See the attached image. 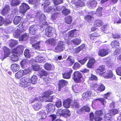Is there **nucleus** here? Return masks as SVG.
I'll list each match as a JSON object with an SVG mask.
<instances>
[{"instance_id":"nucleus-1","label":"nucleus","mask_w":121,"mask_h":121,"mask_svg":"<svg viewBox=\"0 0 121 121\" xmlns=\"http://www.w3.org/2000/svg\"><path fill=\"white\" fill-rule=\"evenodd\" d=\"M37 14L39 17L40 23H42V25H40L41 28H44L47 27V22L45 21L46 18L44 15L42 14L41 12H38Z\"/></svg>"},{"instance_id":"nucleus-2","label":"nucleus","mask_w":121,"mask_h":121,"mask_svg":"<svg viewBox=\"0 0 121 121\" xmlns=\"http://www.w3.org/2000/svg\"><path fill=\"white\" fill-rule=\"evenodd\" d=\"M30 80L28 78L24 77L21 80V82L19 85L22 87H26L29 86L30 84Z\"/></svg>"},{"instance_id":"nucleus-3","label":"nucleus","mask_w":121,"mask_h":121,"mask_svg":"<svg viewBox=\"0 0 121 121\" xmlns=\"http://www.w3.org/2000/svg\"><path fill=\"white\" fill-rule=\"evenodd\" d=\"M65 46L62 41L58 42L57 46L55 48L54 51L55 52H59L63 51L65 49Z\"/></svg>"},{"instance_id":"nucleus-4","label":"nucleus","mask_w":121,"mask_h":121,"mask_svg":"<svg viewBox=\"0 0 121 121\" xmlns=\"http://www.w3.org/2000/svg\"><path fill=\"white\" fill-rule=\"evenodd\" d=\"M82 76L81 73L78 71H75L73 73L72 76V78L76 82L80 81Z\"/></svg>"},{"instance_id":"nucleus-5","label":"nucleus","mask_w":121,"mask_h":121,"mask_svg":"<svg viewBox=\"0 0 121 121\" xmlns=\"http://www.w3.org/2000/svg\"><path fill=\"white\" fill-rule=\"evenodd\" d=\"M10 10L9 6L8 5H6L1 12V14L5 17H10V15H12L11 13L9 14Z\"/></svg>"},{"instance_id":"nucleus-6","label":"nucleus","mask_w":121,"mask_h":121,"mask_svg":"<svg viewBox=\"0 0 121 121\" xmlns=\"http://www.w3.org/2000/svg\"><path fill=\"white\" fill-rule=\"evenodd\" d=\"M110 52L108 48H104L99 50L98 55L104 57L108 55Z\"/></svg>"},{"instance_id":"nucleus-7","label":"nucleus","mask_w":121,"mask_h":121,"mask_svg":"<svg viewBox=\"0 0 121 121\" xmlns=\"http://www.w3.org/2000/svg\"><path fill=\"white\" fill-rule=\"evenodd\" d=\"M29 8V6L27 4L25 3H22L20 7L19 12L22 14H24Z\"/></svg>"},{"instance_id":"nucleus-8","label":"nucleus","mask_w":121,"mask_h":121,"mask_svg":"<svg viewBox=\"0 0 121 121\" xmlns=\"http://www.w3.org/2000/svg\"><path fill=\"white\" fill-rule=\"evenodd\" d=\"M57 113L58 116L62 115L65 117L69 116L70 115L69 111L66 109L60 110Z\"/></svg>"},{"instance_id":"nucleus-9","label":"nucleus","mask_w":121,"mask_h":121,"mask_svg":"<svg viewBox=\"0 0 121 121\" xmlns=\"http://www.w3.org/2000/svg\"><path fill=\"white\" fill-rule=\"evenodd\" d=\"M96 72L97 73L101 75H102L105 72L104 66L103 65L100 66L96 70Z\"/></svg>"},{"instance_id":"nucleus-10","label":"nucleus","mask_w":121,"mask_h":121,"mask_svg":"<svg viewBox=\"0 0 121 121\" xmlns=\"http://www.w3.org/2000/svg\"><path fill=\"white\" fill-rule=\"evenodd\" d=\"M61 7L60 6H57L55 9L54 8L52 7H48L47 10V11L48 12H50L51 11H54L55 12V13L57 14L59 13V12L61 11Z\"/></svg>"},{"instance_id":"nucleus-11","label":"nucleus","mask_w":121,"mask_h":121,"mask_svg":"<svg viewBox=\"0 0 121 121\" xmlns=\"http://www.w3.org/2000/svg\"><path fill=\"white\" fill-rule=\"evenodd\" d=\"M24 46L22 45L18 46L16 48L13 49V52H16L18 54H22L23 53V50Z\"/></svg>"},{"instance_id":"nucleus-12","label":"nucleus","mask_w":121,"mask_h":121,"mask_svg":"<svg viewBox=\"0 0 121 121\" xmlns=\"http://www.w3.org/2000/svg\"><path fill=\"white\" fill-rule=\"evenodd\" d=\"M74 62V58L72 56H69L67 58L66 61V65L68 66L72 65Z\"/></svg>"},{"instance_id":"nucleus-13","label":"nucleus","mask_w":121,"mask_h":121,"mask_svg":"<svg viewBox=\"0 0 121 121\" xmlns=\"http://www.w3.org/2000/svg\"><path fill=\"white\" fill-rule=\"evenodd\" d=\"M72 101V100L70 98L65 100L63 102V106L66 108H69L70 106V104Z\"/></svg>"},{"instance_id":"nucleus-14","label":"nucleus","mask_w":121,"mask_h":121,"mask_svg":"<svg viewBox=\"0 0 121 121\" xmlns=\"http://www.w3.org/2000/svg\"><path fill=\"white\" fill-rule=\"evenodd\" d=\"M3 51L4 52V56L3 58L4 59L9 56L10 55V52L9 49L5 47H4Z\"/></svg>"},{"instance_id":"nucleus-15","label":"nucleus","mask_w":121,"mask_h":121,"mask_svg":"<svg viewBox=\"0 0 121 121\" xmlns=\"http://www.w3.org/2000/svg\"><path fill=\"white\" fill-rule=\"evenodd\" d=\"M18 54L16 52H13L12 51V55L10 56L11 60L14 62H15L18 60Z\"/></svg>"},{"instance_id":"nucleus-16","label":"nucleus","mask_w":121,"mask_h":121,"mask_svg":"<svg viewBox=\"0 0 121 121\" xmlns=\"http://www.w3.org/2000/svg\"><path fill=\"white\" fill-rule=\"evenodd\" d=\"M52 29L51 27H48L45 30V34L47 36L50 37L52 35Z\"/></svg>"},{"instance_id":"nucleus-17","label":"nucleus","mask_w":121,"mask_h":121,"mask_svg":"<svg viewBox=\"0 0 121 121\" xmlns=\"http://www.w3.org/2000/svg\"><path fill=\"white\" fill-rule=\"evenodd\" d=\"M104 77L107 78H112V79H113L115 78V75H113L112 72L111 70L107 71L106 74Z\"/></svg>"},{"instance_id":"nucleus-18","label":"nucleus","mask_w":121,"mask_h":121,"mask_svg":"<svg viewBox=\"0 0 121 121\" xmlns=\"http://www.w3.org/2000/svg\"><path fill=\"white\" fill-rule=\"evenodd\" d=\"M91 94V91H88L84 93L82 95V98L83 99L87 100L89 99Z\"/></svg>"},{"instance_id":"nucleus-19","label":"nucleus","mask_w":121,"mask_h":121,"mask_svg":"<svg viewBox=\"0 0 121 121\" xmlns=\"http://www.w3.org/2000/svg\"><path fill=\"white\" fill-rule=\"evenodd\" d=\"M11 68L12 71L14 72L18 71L20 67L18 64H14L11 65Z\"/></svg>"},{"instance_id":"nucleus-20","label":"nucleus","mask_w":121,"mask_h":121,"mask_svg":"<svg viewBox=\"0 0 121 121\" xmlns=\"http://www.w3.org/2000/svg\"><path fill=\"white\" fill-rule=\"evenodd\" d=\"M67 83V81L64 80H60L59 84V91H60V88L63 87Z\"/></svg>"},{"instance_id":"nucleus-21","label":"nucleus","mask_w":121,"mask_h":121,"mask_svg":"<svg viewBox=\"0 0 121 121\" xmlns=\"http://www.w3.org/2000/svg\"><path fill=\"white\" fill-rule=\"evenodd\" d=\"M90 110V108L87 106H85L81 108L79 111V112H78V113L81 114L82 113L86 112H89Z\"/></svg>"},{"instance_id":"nucleus-22","label":"nucleus","mask_w":121,"mask_h":121,"mask_svg":"<svg viewBox=\"0 0 121 121\" xmlns=\"http://www.w3.org/2000/svg\"><path fill=\"white\" fill-rule=\"evenodd\" d=\"M48 111L49 112H53L55 109V107L54 105L52 104H49L47 106Z\"/></svg>"},{"instance_id":"nucleus-23","label":"nucleus","mask_w":121,"mask_h":121,"mask_svg":"<svg viewBox=\"0 0 121 121\" xmlns=\"http://www.w3.org/2000/svg\"><path fill=\"white\" fill-rule=\"evenodd\" d=\"M73 70L71 69H70L69 71L67 73L63 74V78H64L69 79L70 78L72 72Z\"/></svg>"},{"instance_id":"nucleus-24","label":"nucleus","mask_w":121,"mask_h":121,"mask_svg":"<svg viewBox=\"0 0 121 121\" xmlns=\"http://www.w3.org/2000/svg\"><path fill=\"white\" fill-rule=\"evenodd\" d=\"M95 62V60L94 58H91L87 64V67L89 68L92 67Z\"/></svg>"},{"instance_id":"nucleus-25","label":"nucleus","mask_w":121,"mask_h":121,"mask_svg":"<svg viewBox=\"0 0 121 121\" xmlns=\"http://www.w3.org/2000/svg\"><path fill=\"white\" fill-rule=\"evenodd\" d=\"M53 98V96H51L49 97V99H49V98L48 97H46L43 95V96L41 97L40 98V100L41 101H44L45 102H52V99Z\"/></svg>"},{"instance_id":"nucleus-26","label":"nucleus","mask_w":121,"mask_h":121,"mask_svg":"<svg viewBox=\"0 0 121 121\" xmlns=\"http://www.w3.org/2000/svg\"><path fill=\"white\" fill-rule=\"evenodd\" d=\"M36 27V26L33 25L29 27V31L31 34L34 35L35 34Z\"/></svg>"},{"instance_id":"nucleus-27","label":"nucleus","mask_w":121,"mask_h":121,"mask_svg":"<svg viewBox=\"0 0 121 121\" xmlns=\"http://www.w3.org/2000/svg\"><path fill=\"white\" fill-rule=\"evenodd\" d=\"M28 34H25L22 35L19 37V40L20 41H23L26 40L28 37Z\"/></svg>"},{"instance_id":"nucleus-28","label":"nucleus","mask_w":121,"mask_h":121,"mask_svg":"<svg viewBox=\"0 0 121 121\" xmlns=\"http://www.w3.org/2000/svg\"><path fill=\"white\" fill-rule=\"evenodd\" d=\"M23 70H21L17 72L15 74V78H19L23 77L24 75Z\"/></svg>"},{"instance_id":"nucleus-29","label":"nucleus","mask_w":121,"mask_h":121,"mask_svg":"<svg viewBox=\"0 0 121 121\" xmlns=\"http://www.w3.org/2000/svg\"><path fill=\"white\" fill-rule=\"evenodd\" d=\"M112 115L110 113L106 114L104 116V119L105 121H111L112 119Z\"/></svg>"},{"instance_id":"nucleus-30","label":"nucleus","mask_w":121,"mask_h":121,"mask_svg":"<svg viewBox=\"0 0 121 121\" xmlns=\"http://www.w3.org/2000/svg\"><path fill=\"white\" fill-rule=\"evenodd\" d=\"M46 43L52 45H54L56 43V41L53 39H49L46 41Z\"/></svg>"},{"instance_id":"nucleus-31","label":"nucleus","mask_w":121,"mask_h":121,"mask_svg":"<svg viewBox=\"0 0 121 121\" xmlns=\"http://www.w3.org/2000/svg\"><path fill=\"white\" fill-rule=\"evenodd\" d=\"M37 115L38 116H40L41 119H44L46 117L45 112L43 110H41L39 112H38Z\"/></svg>"},{"instance_id":"nucleus-32","label":"nucleus","mask_w":121,"mask_h":121,"mask_svg":"<svg viewBox=\"0 0 121 121\" xmlns=\"http://www.w3.org/2000/svg\"><path fill=\"white\" fill-rule=\"evenodd\" d=\"M22 18L20 16H16L13 20V22L15 25H17L19 23Z\"/></svg>"},{"instance_id":"nucleus-33","label":"nucleus","mask_w":121,"mask_h":121,"mask_svg":"<svg viewBox=\"0 0 121 121\" xmlns=\"http://www.w3.org/2000/svg\"><path fill=\"white\" fill-rule=\"evenodd\" d=\"M30 50L28 49H26L24 51V55L26 57L29 58L30 57L31 55Z\"/></svg>"},{"instance_id":"nucleus-34","label":"nucleus","mask_w":121,"mask_h":121,"mask_svg":"<svg viewBox=\"0 0 121 121\" xmlns=\"http://www.w3.org/2000/svg\"><path fill=\"white\" fill-rule=\"evenodd\" d=\"M28 60L27 59H24L23 60L21 63V66L22 68H25L26 67V65L29 62Z\"/></svg>"},{"instance_id":"nucleus-35","label":"nucleus","mask_w":121,"mask_h":121,"mask_svg":"<svg viewBox=\"0 0 121 121\" xmlns=\"http://www.w3.org/2000/svg\"><path fill=\"white\" fill-rule=\"evenodd\" d=\"M44 60V58L39 56L36 57L35 61L36 62L40 63L43 62Z\"/></svg>"},{"instance_id":"nucleus-36","label":"nucleus","mask_w":121,"mask_h":121,"mask_svg":"<svg viewBox=\"0 0 121 121\" xmlns=\"http://www.w3.org/2000/svg\"><path fill=\"white\" fill-rule=\"evenodd\" d=\"M53 93V91L51 90L46 91L44 92L43 95L45 97L48 98H49V97L51 96H49L52 94Z\"/></svg>"},{"instance_id":"nucleus-37","label":"nucleus","mask_w":121,"mask_h":121,"mask_svg":"<svg viewBox=\"0 0 121 121\" xmlns=\"http://www.w3.org/2000/svg\"><path fill=\"white\" fill-rule=\"evenodd\" d=\"M102 24V21L100 20H97L95 21L94 22V25L95 26L100 27Z\"/></svg>"},{"instance_id":"nucleus-38","label":"nucleus","mask_w":121,"mask_h":121,"mask_svg":"<svg viewBox=\"0 0 121 121\" xmlns=\"http://www.w3.org/2000/svg\"><path fill=\"white\" fill-rule=\"evenodd\" d=\"M75 4L77 7L78 6H80V7H82L84 5V3H83L82 1L80 0H78L75 2Z\"/></svg>"},{"instance_id":"nucleus-39","label":"nucleus","mask_w":121,"mask_h":121,"mask_svg":"<svg viewBox=\"0 0 121 121\" xmlns=\"http://www.w3.org/2000/svg\"><path fill=\"white\" fill-rule=\"evenodd\" d=\"M20 3L19 0H12L11 2V5L13 6H16L18 5Z\"/></svg>"},{"instance_id":"nucleus-40","label":"nucleus","mask_w":121,"mask_h":121,"mask_svg":"<svg viewBox=\"0 0 121 121\" xmlns=\"http://www.w3.org/2000/svg\"><path fill=\"white\" fill-rule=\"evenodd\" d=\"M37 77L35 75H33L31 78L30 81L31 83L33 84H36L37 82Z\"/></svg>"},{"instance_id":"nucleus-41","label":"nucleus","mask_w":121,"mask_h":121,"mask_svg":"<svg viewBox=\"0 0 121 121\" xmlns=\"http://www.w3.org/2000/svg\"><path fill=\"white\" fill-rule=\"evenodd\" d=\"M72 42L75 45H79L81 43V40L78 38H76L72 39Z\"/></svg>"},{"instance_id":"nucleus-42","label":"nucleus","mask_w":121,"mask_h":121,"mask_svg":"<svg viewBox=\"0 0 121 121\" xmlns=\"http://www.w3.org/2000/svg\"><path fill=\"white\" fill-rule=\"evenodd\" d=\"M40 43V42H36L34 44L32 45V47H34L35 49L38 50L40 48L39 46Z\"/></svg>"},{"instance_id":"nucleus-43","label":"nucleus","mask_w":121,"mask_h":121,"mask_svg":"<svg viewBox=\"0 0 121 121\" xmlns=\"http://www.w3.org/2000/svg\"><path fill=\"white\" fill-rule=\"evenodd\" d=\"M119 43L118 41L116 40L112 41L111 43V45L112 48H116L117 46H119Z\"/></svg>"},{"instance_id":"nucleus-44","label":"nucleus","mask_w":121,"mask_h":121,"mask_svg":"<svg viewBox=\"0 0 121 121\" xmlns=\"http://www.w3.org/2000/svg\"><path fill=\"white\" fill-rule=\"evenodd\" d=\"M75 31H76L75 30H73L69 32L68 33V38L69 39H70L71 38L73 37L74 35Z\"/></svg>"},{"instance_id":"nucleus-45","label":"nucleus","mask_w":121,"mask_h":121,"mask_svg":"<svg viewBox=\"0 0 121 121\" xmlns=\"http://www.w3.org/2000/svg\"><path fill=\"white\" fill-rule=\"evenodd\" d=\"M85 46L84 44H83L80 47H77L75 49V52L76 53L79 52L81 50H82L84 48Z\"/></svg>"},{"instance_id":"nucleus-46","label":"nucleus","mask_w":121,"mask_h":121,"mask_svg":"<svg viewBox=\"0 0 121 121\" xmlns=\"http://www.w3.org/2000/svg\"><path fill=\"white\" fill-rule=\"evenodd\" d=\"M11 16L7 17L8 18L6 19L4 21V22L6 23L9 24L11 23L12 21V18L13 17V15H11Z\"/></svg>"},{"instance_id":"nucleus-47","label":"nucleus","mask_w":121,"mask_h":121,"mask_svg":"<svg viewBox=\"0 0 121 121\" xmlns=\"http://www.w3.org/2000/svg\"><path fill=\"white\" fill-rule=\"evenodd\" d=\"M42 107V104L40 103L36 104L34 106V108L35 110H38L41 108Z\"/></svg>"},{"instance_id":"nucleus-48","label":"nucleus","mask_w":121,"mask_h":121,"mask_svg":"<svg viewBox=\"0 0 121 121\" xmlns=\"http://www.w3.org/2000/svg\"><path fill=\"white\" fill-rule=\"evenodd\" d=\"M97 4V2L96 1L92 0L90 2V6L92 8L95 7H96Z\"/></svg>"},{"instance_id":"nucleus-49","label":"nucleus","mask_w":121,"mask_h":121,"mask_svg":"<svg viewBox=\"0 0 121 121\" xmlns=\"http://www.w3.org/2000/svg\"><path fill=\"white\" fill-rule=\"evenodd\" d=\"M85 20L88 22H90L93 19V18L92 16L88 15L85 17Z\"/></svg>"},{"instance_id":"nucleus-50","label":"nucleus","mask_w":121,"mask_h":121,"mask_svg":"<svg viewBox=\"0 0 121 121\" xmlns=\"http://www.w3.org/2000/svg\"><path fill=\"white\" fill-rule=\"evenodd\" d=\"M39 74L40 76H46L48 74V73L44 70H43L39 71Z\"/></svg>"},{"instance_id":"nucleus-51","label":"nucleus","mask_w":121,"mask_h":121,"mask_svg":"<svg viewBox=\"0 0 121 121\" xmlns=\"http://www.w3.org/2000/svg\"><path fill=\"white\" fill-rule=\"evenodd\" d=\"M32 66L34 70L35 71L38 70L41 68L40 66L37 64L32 65Z\"/></svg>"},{"instance_id":"nucleus-52","label":"nucleus","mask_w":121,"mask_h":121,"mask_svg":"<svg viewBox=\"0 0 121 121\" xmlns=\"http://www.w3.org/2000/svg\"><path fill=\"white\" fill-rule=\"evenodd\" d=\"M65 22L67 24H70L72 21V19L71 17L69 16L65 18Z\"/></svg>"},{"instance_id":"nucleus-53","label":"nucleus","mask_w":121,"mask_h":121,"mask_svg":"<svg viewBox=\"0 0 121 121\" xmlns=\"http://www.w3.org/2000/svg\"><path fill=\"white\" fill-rule=\"evenodd\" d=\"M45 69L48 70H50L52 69V65L50 64L47 63L44 66Z\"/></svg>"},{"instance_id":"nucleus-54","label":"nucleus","mask_w":121,"mask_h":121,"mask_svg":"<svg viewBox=\"0 0 121 121\" xmlns=\"http://www.w3.org/2000/svg\"><path fill=\"white\" fill-rule=\"evenodd\" d=\"M102 9V8L101 7H99L97 10L96 14L99 16H100L102 15L101 12Z\"/></svg>"},{"instance_id":"nucleus-55","label":"nucleus","mask_w":121,"mask_h":121,"mask_svg":"<svg viewBox=\"0 0 121 121\" xmlns=\"http://www.w3.org/2000/svg\"><path fill=\"white\" fill-rule=\"evenodd\" d=\"M29 4H34L36 6H37L38 4L37 0H29Z\"/></svg>"},{"instance_id":"nucleus-56","label":"nucleus","mask_w":121,"mask_h":121,"mask_svg":"<svg viewBox=\"0 0 121 121\" xmlns=\"http://www.w3.org/2000/svg\"><path fill=\"white\" fill-rule=\"evenodd\" d=\"M63 14L65 15L69 14L70 13L69 10L66 8H65L62 11Z\"/></svg>"},{"instance_id":"nucleus-57","label":"nucleus","mask_w":121,"mask_h":121,"mask_svg":"<svg viewBox=\"0 0 121 121\" xmlns=\"http://www.w3.org/2000/svg\"><path fill=\"white\" fill-rule=\"evenodd\" d=\"M79 105L78 103L76 100H74L73 103L72 104V107L73 108H79Z\"/></svg>"},{"instance_id":"nucleus-58","label":"nucleus","mask_w":121,"mask_h":121,"mask_svg":"<svg viewBox=\"0 0 121 121\" xmlns=\"http://www.w3.org/2000/svg\"><path fill=\"white\" fill-rule=\"evenodd\" d=\"M103 112L101 110L96 111L95 112V116L98 117L101 116L103 114Z\"/></svg>"},{"instance_id":"nucleus-59","label":"nucleus","mask_w":121,"mask_h":121,"mask_svg":"<svg viewBox=\"0 0 121 121\" xmlns=\"http://www.w3.org/2000/svg\"><path fill=\"white\" fill-rule=\"evenodd\" d=\"M21 32L19 29H17L15 32L13 33V35H14L15 37L18 38Z\"/></svg>"},{"instance_id":"nucleus-60","label":"nucleus","mask_w":121,"mask_h":121,"mask_svg":"<svg viewBox=\"0 0 121 121\" xmlns=\"http://www.w3.org/2000/svg\"><path fill=\"white\" fill-rule=\"evenodd\" d=\"M17 42L15 40H12L10 42L9 45V46L12 47L14 46L17 43Z\"/></svg>"},{"instance_id":"nucleus-61","label":"nucleus","mask_w":121,"mask_h":121,"mask_svg":"<svg viewBox=\"0 0 121 121\" xmlns=\"http://www.w3.org/2000/svg\"><path fill=\"white\" fill-rule=\"evenodd\" d=\"M105 87L103 84H101L98 87V90L100 91H103L105 90Z\"/></svg>"},{"instance_id":"nucleus-62","label":"nucleus","mask_w":121,"mask_h":121,"mask_svg":"<svg viewBox=\"0 0 121 121\" xmlns=\"http://www.w3.org/2000/svg\"><path fill=\"white\" fill-rule=\"evenodd\" d=\"M63 0H53L54 2L55 5H58L63 3Z\"/></svg>"},{"instance_id":"nucleus-63","label":"nucleus","mask_w":121,"mask_h":121,"mask_svg":"<svg viewBox=\"0 0 121 121\" xmlns=\"http://www.w3.org/2000/svg\"><path fill=\"white\" fill-rule=\"evenodd\" d=\"M80 67V65L77 62L75 63L73 67V69H78Z\"/></svg>"},{"instance_id":"nucleus-64","label":"nucleus","mask_w":121,"mask_h":121,"mask_svg":"<svg viewBox=\"0 0 121 121\" xmlns=\"http://www.w3.org/2000/svg\"><path fill=\"white\" fill-rule=\"evenodd\" d=\"M117 74L121 76V66L119 67L116 70Z\"/></svg>"}]
</instances>
